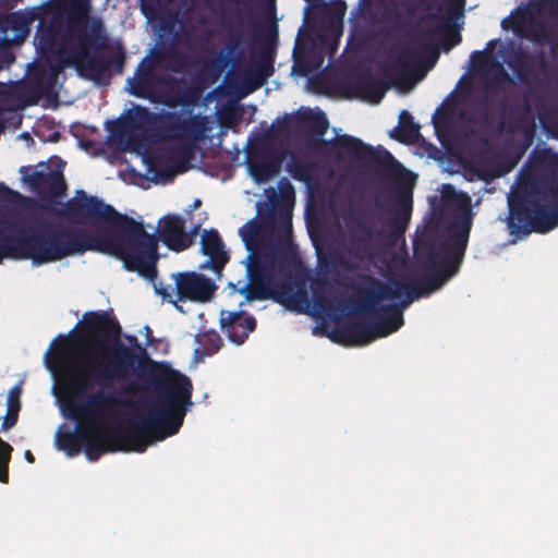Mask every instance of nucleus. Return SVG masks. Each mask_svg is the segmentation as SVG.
<instances>
[{
    "instance_id": "obj_1",
    "label": "nucleus",
    "mask_w": 558,
    "mask_h": 558,
    "mask_svg": "<svg viewBox=\"0 0 558 558\" xmlns=\"http://www.w3.org/2000/svg\"><path fill=\"white\" fill-rule=\"evenodd\" d=\"M471 227L470 213H463L448 226L445 234L427 231L421 239L415 240V259L421 268L427 271L423 284L397 279L381 281L372 275L361 276L353 312L378 317L375 320L355 322L343 326L339 330L342 340L353 345H366L399 330L404 324L403 308L422 295L438 290L459 271Z\"/></svg>"
},
{
    "instance_id": "obj_2",
    "label": "nucleus",
    "mask_w": 558,
    "mask_h": 558,
    "mask_svg": "<svg viewBox=\"0 0 558 558\" xmlns=\"http://www.w3.org/2000/svg\"><path fill=\"white\" fill-rule=\"evenodd\" d=\"M62 205V208H51L56 216L73 223L105 226L102 232L92 234L109 238L117 250L102 253L117 257L126 270L135 271L151 282L157 278L158 241L171 251L182 252L193 244L198 232V227H195L187 233L181 216L167 215L159 222L157 238L146 232L142 222L120 214L97 196H88L83 190Z\"/></svg>"
},
{
    "instance_id": "obj_3",
    "label": "nucleus",
    "mask_w": 558,
    "mask_h": 558,
    "mask_svg": "<svg viewBox=\"0 0 558 558\" xmlns=\"http://www.w3.org/2000/svg\"><path fill=\"white\" fill-rule=\"evenodd\" d=\"M192 393L193 385L186 375L160 365L154 398H143L133 404L128 428L118 426L97 435L88 429V439L82 445L86 458L94 462L107 452H143L154 441L175 435L193 404Z\"/></svg>"
},
{
    "instance_id": "obj_4",
    "label": "nucleus",
    "mask_w": 558,
    "mask_h": 558,
    "mask_svg": "<svg viewBox=\"0 0 558 558\" xmlns=\"http://www.w3.org/2000/svg\"><path fill=\"white\" fill-rule=\"evenodd\" d=\"M81 330L77 326L69 333L70 347L76 344L86 350L76 354L70 369L69 384L78 393L90 384L110 385L141 375L156 363L135 336H126L130 347L121 342L119 322L104 312H87Z\"/></svg>"
},
{
    "instance_id": "obj_5",
    "label": "nucleus",
    "mask_w": 558,
    "mask_h": 558,
    "mask_svg": "<svg viewBox=\"0 0 558 558\" xmlns=\"http://www.w3.org/2000/svg\"><path fill=\"white\" fill-rule=\"evenodd\" d=\"M117 247L105 235H93L80 227L45 223L28 231L0 221V263L3 258L31 259L34 265L61 260L87 251L112 252Z\"/></svg>"
},
{
    "instance_id": "obj_6",
    "label": "nucleus",
    "mask_w": 558,
    "mask_h": 558,
    "mask_svg": "<svg viewBox=\"0 0 558 558\" xmlns=\"http://www.w3.org/2000/svg\"><path fill=\"white\" fill-rule=\"evenodd\" d=\"M45 365L57 379L60 389L66 396V416L77 424L98 427L107 415L120 404L118 393L112 390L114 384H90L84 392H76L69 384L71 367L76 355H71L70 338L59 335L44 356Z\"/></svg>"
},
{
    "instance_id": "obj_7",
    "label": "nucleus",
    "mask_w": 558,
    "mask_h": 558,
    "mask_svg": "<svg viewBox=\"0 0 558 558\" xmlns=\"http://www.w3.org/2000/svg\"><path fill=\"white\" fill-rule=\"evenodd\" d=\"M137 113L145 118L150 117V136L154 141L182 140L184 142V145L172 153H160L148 158L147 170L155 181L168 180L175 175L179 172V166L174 163L172 154L183 159L191 158L195 145L204 141L206 132L210 130L209 119L203 114L185 116L177 111L150 114L144 107H138Z\"/></svg>"
},
{
    "instance_id": "obj_8",
    "label": "nucleus",
    "mask_w": 558,
    "mask_h": 558,
    "mask_svg": "<svg viewBox=\"0 0 558 558\" xmlns=\"http://www.w3.org/2000/svg\"><path fill=\"white\" fill-rule=\"evenodd\" d=\"M59 11L66 12L65 29L62 34V48L75 41L68 57L52 69L53 74L49 77L47 86H40L45 93L52 84L57 73L64 64H72L87 58V56L105 49L108 45V37L101 20L95 19L87 22L90 10V0H54Z\"/></svg>"
},
{
    "instance_id": "obj_9",
    "label": "nucleus",
    "mask_w": 558,
    "mask_h": 558,
    "mask_svg": "<svg viewBox=\"0 0 558 558\" xmlns=\"http://www.w3.org/2000/svg\"><path fill=\"white\" fill-rule=\"evenodd\" d=\"M558 226V175L546 179L531 193H518L509 202L511 233H546Z\"/></svg>"
},
{
    "instance_id": "obj_10",
    "label": "nucleus",
    "mask_w": 558,
    "mask_h": 558,
    "mask_svg": "<svg viewBox=\"0 0 558 558\" xmlns=\"http://www.w3.org/2000/svg\"><path fill=\"white\" fill-rule=\"evenodd\" d=\"M299 123L308 129L317 138L313 142L314 148H324L325 153L337 159L349 158L354 161L381 165L385 160L395 161L393 156L384 150L383 156L371 145L352 135H338L331 140L323 136L329 128L326 114L322 111H305L299 116Z\"/></svg>"
},
{
    "instance_id": "obj_11",
    "label": "nucleus",
    "mask_w": 558,
    "mask_h": 558,
    "mask_svg": "<svg viewBox=\"0 0 558 558\" xmlns=\"http://www.w3.org/2000/svg\"><path fill=\"white\" fill-rule=\"evenodd\" d=\"M288 241L281 233H274V239L267 247V252H250L247 258V277L250 282L240 290L247 300H266L269 286L275 279L274 260L281 250L288 246Z\"/></svg>"
},
{
    "instance_id": "obj_12",
    "label": "nucleus",
    "mask_w": 558,
    "mask_h": 558,
    "mask_svg": "<svg viewBox=\"0 0 558 558\" xmlns=\"http://www.w3.org/2000/svg\"><path fill=\"white\" fill-rule=\"evenodd\" d=\"M392 204L386 213L390 216L385 226L393 236L402 235L411 220L413 209V179L410 171L392 178Z\"/></svg>"
},
{
    "instance_id": "obj_13",
    "label": "nucleus",
    "mask_w": 558,
    "mask_h": 558,
    "mask_svg": "<svg viewBox=\"0 0 558 558\" xmlns=\"http://www.w3.org/2000/svg\"><path fill=\"white\" fill-rule=\"evenodd\" d=\"M174 289L171 286H163L161 282L155 284L156 293L162 299L172 301L173 294L177 300H190L194 302H208L213 299L217 289L215 282L204 275L195 271L172 274Z\"/></svg>"
},
{
    "instance_id": "obj_14",
    "label": "nucleus",
    "mask_w": 558,
    "mask_h": 558,
    "mask_svg": "<svg viewBox=\"0 0 558 558\" xmlns=\"http://www.w3.org/2000/svg\"><path fill=\"white\" fill-rule=\"evenodd\" d=\"M384 234L383 229L376 228L374 213L364 211L350 226L347 253L357 262L367 260Z\"/></svg>"
},
{
    "instance_id": "obj_15",
    "label": "nucleus",
    "mask_w": 558,
    "mask_h": 558,
    "mask_svg": "<svg viewBox=\"0 0 558 558\" xmlns=\"http://www.w3.org/2000/svg\"><path fill=\"white\" fill-rule=\"evenodd\" d=\"M20 172L23 180L43 201L59 203L58 198L66 194L68 186L62 169L52 170L48 163L39 162L35 170L31 167H22Z\"/></svg>"
},
{
    "instance_id": "obj_16",
    "label": "nucleus",
    "mask_w": 558,
    "mask_h": 558,
    "mask_svg": "<svg viewBox=\"0 0 558 558\" xmlns=\"http://www.w3.org/2000/svg\"><path fill=\"white\" fill-rule=\"evenodd\" d=\"M281 199H272L267 207L266 213L260 214L262 222L266 227H271L274 233H281L288 241L292 240V214L286 203L294 197V187L287 180L279 181Z\"/></svg>"
},
{
    "instance_id": "obj_17",
    "label": "nucleus",
    "mask_w": 558,
    "mask_h": 558,
    "mask_svg": "<svg viewBox=\"0 0 558 558\" xmlns=\"http://www.w3.org/2000/svg\"><path fill=\"white\" fill-rule=\"evenodd\" d=\"M286 151L269 145H260L250 153L247 167L257 183H265L276 177L282 167Z\"/></svg>"
},
{
    "instance_id": "obj_18",
    "label": "nucleus",
    "mask_w": 558,
    "mask_h": 558,
    "mask_svg": "<svg viewBox=\"0 0 558 558\" xmlns=\"http://www.w3.org/2000/svg\"><path fill=\"white\" fill-rule=\"evenodd\" d=\"M267 299H272L289 310L302 312V306L310 304L305 279L275 278L269 286Z\"/></svg>"
},
{
    "instance_id": "obj_19",
    "label": "nucleus",
    "mask_w": 558,
    "mask_h": 558,
    "mask_svg": "<svg viewBox=\"0 0 558 558\" xmlns=\"http://www.w3.org/2000/svg\"><path fill=\"white\" fill-rule=\"evenodd\" d=\"M219 322L221 330L236 345L243 344L256 328V319L243 311H221Z\"/></svg>"
},
{
    "instance_id": "obj_20",
    "label": "nucleus",
    "mask_w": 558,
    "mask_h": 558,
    "mask_svg": "<svg viewBox=\"0 0 558 558\" xmlns=\"http://www.w3.org/2000/svg\"><path fill=\"white\" fill-rule=\"evenodd\" d=\"M201 251L208 258L199 266V269H211L220 276L230 257L217 230L204 231L201 239Z\"/></svg>"
},
{
    "instance_id": "obj_21",
    "label": "nucleus",
    "mask_w": 558,
    "mask_h": 558,
    "mask_svg": "<svg viewBox=\"0 0 558 558\" xmlns=\"http://www.w3.org/2000/svg\"><path fill=\"white\" fill-rule=\"evenodd\" d=\"M349 87L354 96L377 105L384 98L389 84L376 78L369 71L365 70L352 78Z\"/></svg>"
},
{
    "instance_id": "obj_22",
    "label": "nucleus",
    "mask_w": 558,
    "mask_h": 558,
    "mask_svg": "<svg viewBox=\"0 0 558 558\" xmlns=\"http://www.w3.org/2000/svg\"><path fill=\"white\" fill-rule=\"evenodd\" d=\"M129 93L137 98L150 99L156 88L157 80L154 65L144 58L137 65L134 76L128 78Z\"/></svg>"
},
{
    "instance_id": "obj_23",
    "label": "nucleus",
    "mask_w": 558,
    "mask_h": 558,
    "mask_svg": "<svg viewBox=\"0 0 558 558\" xmlns=\"http://www.w3.org/2000/svg\"><path fill=\"white\" fill-rule=\"evenodd\" d=\"M457 118H463V113L458 114L454 105L442 104L436 109L432 117V122L439 141L452 135Z\"/></svg>"
},
{
    "instance_id": "obj_24",
    "label": "nucleus",
    "mask_w": 558,
    "mask_h": 558,
    "mask_svg": "<svg viewBox=\"0 0 558 558\" xmlns=\"http://www.w3.org/2000/svg\"><path fill=\"white\" fill-rule=\"evenodd\" d=\"M78 428L74 432H61L59 430L56 436L57 447L64 451L68 457H75L82 450L83 441L88 439V428L82 427L78 424Z\"/></svg>"
},
{
    "instance_id": "obj_25",
    "label": "nucleus",
    "mask_w": 558,
    "mask_h": 558,
    "mask_svg": "<svg viewBox=\"0 0 558 558\" xmlns=\"http://www.w3.org/2000/svg\"><path fill=\"white\" fill-rule=\"evenodd\" d=\"M245 44H247V40L244 32L229 23L227 27L226 64H236L244 58Z\"/></svg>"
},
{
    "instance_id": "obj_26",
    "label": "nucleus",
    "mask_w": 558,
    "mask_h": 558,
    "mask_svg": "<svg viewBox=\"0 0 558 558\" xmlns=\"http://www.w3.org/2000/svg\"><path fill=\"white\" fill-rule=\"evenodd\" d=\"M58 39L59 37L57 35L45 27V20L40 19L35 35V44L40 54L46 58L57 54L61 57L66 48H62V44L58 47Z\"/></svg>"
},
{
    "instance_id": "obj_27",
    "label": "nucleus",
    "mask_w": 558,
    "mask_h": 558,
    "mask_svg": "<svg viewBox=\"0 0 558 558\" xmlns=\"http://www.w3.org/2000/svg\"><path fill=\"white\" fill-rule=\"evenodd\" d=\"M390 136L402 144H414L420 136V125L414 123L413 117L407 110H402L399 114V125Z\"/></svg>"
},
{
    "instance_id": "obj_28",
    "label": "nucleus",
    "mask_w": 558,
    "mask_h": 558,
    "mask_svg": "<svg viewBox=\"0 0 558 558\" xmlns=\"http://www.w3.org/2000/svg\"><path fill=\"white\" fill-rule=\"evenodd\" d=\"M274 73V56L270 49H263L258 59L252 64L251 81L255 87L263 86Z\"/></svg>"
},
{
    "instance_id": "obj_29",
    "label": "nucleus",
    "mask_w": 558,
    "mask_h": 558,
    "mask_svg": "<svg viewBox=\"0 0 558 558\" xmlns=\"http://www.w3.org/2000/svg\"><path fill=\"white\" fill-rule=\"evenodd\" d=\"M195 341L198 348L195 349L194 356L198 360L217 353L223 345L222 338L216 330L198 333L195 337Z\"/></svg>"
},
{
    "instance_id": "obj_30",
    "label": "nucleus",
    "mask_w": 558,
    "mask_h": 558,
    "mask_svg": "<svg viewBox=\"0 0 558 558\" xmlns=\"http://www.w3.org/2000/svg\"><path fill=\"white\" fill-rule=\"evenodd\" d=\"M506 62L513 70L519 81L525 83L533 76V69L529 63V52L522 47L512 50Z\"/></svg>"
},
{
    "instance_id": "obj_31",
    "label": "nucleus",
    "mask_w": 558,
    "mask_h": 558,
    "mask_svg": "<svg viewBox=\"0 0 558 558\" xmlns=\"http://www.w3.org/2000/svg\"><path fill=\"white\" fill-rule=\"evenodd\" d=\"M39 17L36 11L28 14L14 12L8 16L7 25L16 33L17 40L23 41L29 35L32 23Z\"/></svg>"
},
{
    "instance_id": "obj_32",
    "label": "nucleus",
    "mask_w": 558,
    "mask_h": 558,
    "mask_svg": "<svg viewBox=\"0 0 558 558\" xmlns=\"http://www.w3.org/2000/svg\"><path fill=\"white\" fill-rule=\"evenodd\" d=\"M77 69H84L89 72L92 78L97 82L109 81L112 76L104 58L96 59L94 53L86 59L73 63Z\"/></svg>"
},
{
    "instance_id": "obj_33",
    "label": "nucleus",
    "mask_w": 558,
    "mask_h": 558,
    "mask_svg": "<svg viewBox=\"0 0 558 558\" xmlns=\"http://www.w3.org/2000/svg\"><path fill=\"white\" fill-rule=\"evenodd\" d=\"M314 305L319 311H325L330 307L329 290L330 284L327 279H315L311 283Z\"/></svg>"
},
{
    "instance_id": "obj_34",
    "label": "nucleus",
    "mask_w": 558,
    "mask_h": 558,
    "mask_svg": "<svg viewBox=\"0 0 558 558\" xmlns=\"http://www.w3.org/2000/svg\"><path fill=\"white\" fill-rule=\"evenodd\" d=\"M259 231H260V227L254 220L245 223L243 227L240 228L239 233H240L247 251H250V252L259 251L258 250Z\"/></svg>"
},
{
    "instance_id": "obj_35",
    "label": "nucleus",
    "mask_w": 558,
    "mask_h": 558,
    "mask_svg": "<svg viewBox=\"0 0 558 558\" xmlns=\"http://www.w3.org/2000/svg\"><path fill=\"white\" fill-rule=\"evenodd\" d=\"M102 58L112 75L123 73L126 56L122 46H118L113 52Z\"/></svg>"
},
{
    "instance_id": "obj_36",
    "label": "nucleus",
    "mask_w": 558,
    "mask_h": 558,
    "mask_svg": "<svg viewBox=\"0 0 558 558\" xmlns=\"http://www.w3.org/2000/svg\"><path fill=\"white\" fill-rule=\"evenodd\" d=\"M172 0H140L141 11L148 19L153 20L159 14L162 15L165 9Z\"/></svg>"
},
{
    "instance_id": "obj_37",
    "label": "nucleus",
    "mask_w": 558,
    "mask_h": 558,
    "mask_svg": "<svg viewBox=\"0 0 558 558\" xmlns=\"http://www.w3.org/2000/svg\"><path fill=\"white\" fill-rule=\"evenodd\" d=\"M13 447L0 437V482L7 484L9 482V464Z\"/></svg>"
},
{
    "instance_id": "obj_38",
    "label": "nucleus",
    "mask_w": 558,
    "mask_h": 558,
    "mask_svg": "<svg viewBox=\"0 0 558 558\" xmlns=\"http://www.w3.org/2000/svg\"><path fill=\"white\" fill-rule=\"evenodd\" d=\"M522 112L518 106L510 108L509 112L504 111L502 119L497 125L498 131H502L505 128L514 129L522 122Z\"/></svg>"
},
{
    "instance_id": "obj_39",
    "label": "nucleus",
    "mask_w": 558,
    "mask_h": 558,
    "mask_svg": "<svg viewBox=\"0 0 558 558\" xmlns=\"http://www.w3.org/2000/svg\"><path fill=\"white\" fill-rule=\"evenodd\" d=\"M287 169L292 178L298 181H306L311 175V165L294 158L288 163Z\"/></svg>"
},
{
    "instance_id": "obj_40",
    "label": "nucleus",
    "mask_w": 558,
    "mask_h": 558,
    "mask_svg": "<svg viewBox=\"0 0 558 558\" xmlns=\"http://www.w3.org/2000/svg\"><path fill=\"white\" fill-rule=\"evenodd\" d=\"M54 13L49 19L48 22L45 21V27L51 31L58 37L62 36L65 29V20H63V14L66 15V12L59 11L53 4Z\"/></svg>"
},
{
    "instance_id": "obj_41",
    "label": "nucleus",
    "mask_w": 558,
    "mask_h": 558,
    "mask_svg": "<svg viewBox=\"0 0 558 558\" xmlns=\"http://www.w3.org/2000/svg\"><path fill=\"white\" fill-rule=\"evenodd\" d=\"M529 63L533 69V76H531V78H535L538 71H545L547 69V60L543 51L537 53L529 52Z\"/></svg>"
},
{
    "instance_id": "obj_42",
    "label": "nucleus",
    "mask_w": 558,
    "mask_h": 558,
    "mask_svg": "<svg viewBox=\"0 0 558 558\" xmlns=\"http://www.w3.org/2000/svg\"><path fill=\"white\" fill-rule=\"evenodd\" d=\"M21 395H22V385L16 384L8 392L7 408L21 410Z\"/></svg>"
},
{
    "instance_id": "obj_43",
    "label": "nucleus",
    "mask_w": 558,
    "mask_h": 558,
    "mask_svg": "<svg viewBox=\"0 0 558 558\" xmlns=\"http://www.w3.org/2000/svg\"><path fill=\"white\" fill-rule=\"evenodd\" d=\"M20 411L21 410H17V409H8L7 408V413L3 416L1 430H8L16 425Z\"/></svg>"
},
{
    "instance_id": "obj_44",
    "label": "nucleus",
    "mask_w": 558,
    "mask_h": 558,
    "mask_svg": "<svg viewBox=\"0 0 558 558\" xmlns=\"http://www.w3.org/2000/svg\"><path fill=\"white\" fill-rule=\"evenodd\" d=\"M465 0H449L447 13L451 20L456 17V15L462 14L464 8Z\"/></svg>"
},
{
    "instance_id": "obj_45",
    "label": "nucleus",
    "mask_w": 558,
    "mask_h": 558,
    "mask_svg": "<svg viewBox=\"0 0 558 558\" xmlns=\"http://www.w3.org/2000/svg\"><path fill=\"white\" fill-rule=\"evenodd\" d=\"M416 57V53L413 49H404L401 53H399L397 60L398 63L402 66H407L411 60Z\"/></svg>"
},
{
    "instance_id": "obj_46",
    "label": "nucleus",
    "mask_w": 558,
    "mask_h": 558,
    "mask_svg": "<svg viewBox=\"0 0 558 558\" xmlns=\"http://www.w3.org/2000/svg\"><path fill=\"white\" fill-rule=\"evenodd\" d=\"M494 82L496 84L497 89H500L502 86L500 85L501 82H511V78L509 74L501 70L494 78Z\"/></svg>"
},
{
    "instance_id": "obj_47",
    "label": "nucleus",
    "mask_w": 558,
    "mask_h": 558,
    "mask_svg": "<svg viewBox=\"0 0 558 558\" xmlns=\"http://www.w3.org/2000/svg\"><path fill=\"white\" fill-rule=\"evenodd\" d=\"M228 2L232 3L235 5V21H236V25L238 26H243V17H242V13H241V10H240V4L242 3L241 0H228Z\"/></svg>"
},
{
    "instance_id": "obj_48",
    "label": "nucleus",
    "mask_w": 558,
    "mask_h": 558,
    "mask_svg": "<svg viewBox=\"0 0 558 558\" xmlns=\"http://www.w3.org/2000/svg\"><path fill=\"white\" fill-rule=\"evenodd\" d=\"M544 4L546 10L550 13L555 12L558 9V0H545Z\"/></svg>"
},
{
    "instance_id": "obj_49",
    "label": "nucleus",
    "mask_w": 558,
    "mask_h": 558,
    "mask_svg": "<svg viewBox=\"0 0 558 558\" xmlns=\"http://www.w3.org/2000/svg\"><path fill=\"white\" fill-rule=\"evenodd\" d=\"M451 43L448 45L447 49L452 48L461 41V35L458 32H452L450 36Z\"/></svg>"
},
{
    "instance_id": "obj_50",
    "label": "nucleus",
    "mask_w": 558,
    "mask_h": 558,
    "mask_svg": "<svg viewBox=\"0 0 558 558\" xmlns=\"http://www.w3.org/2000/svg\"><path fill=\"white\" fill-rule=\"evenodd\" d=\"M9 193H11L10 189L4 183L0 182V201L5 199Z\"/></svg>"
},
{
    "instance_id": "obj_51",
    "label": "nucleus",
    "mask_w": 558,
    "mask_h": 558,
    "mask_svg": "<svg viewBox=\"0 0 558 558\" xmlns=\"http://www.w3.org/2000/svg\"><path fill=\"white\" fill-rule=\"evenodd\" d=\"M110 132L113 136L121 134L122 133V123L119 121L114 122Z\"/></svg>"
},
{
    "instance_id": "obj_52",
    "label": "nucleus",
    "mask_w": 558,
    "mask_h": 558,
    "mask_svg": "<svg viewBox=\"0 0 558 558\" xmlns=\"http://www.w3.org/2000/svg\"><path fill=\"white\" fill-rule=\"evenodd\" d=\"M482 122L487 126V128H490L492 126V117L488 114V112H484L483 117H482Z\"/></svg>"
},
{
    "instance_id": "obj_53",
    "label": "nucleus",
    "mask_w": 558,
    "mask_h": 558,
    "mask_svg": "<svg viewBox=\"0 0 558 558\" xmlns=\"http://www.w3.org/2000/svg\"><path fill=\"white\" fill-rule=\"evenodd\" d=\"M24 458H25V460H26L28 463H34V462H35V457H34V454L32 453V451H31V450H26V451L24 452Z\"/></svg>"
},
{
    "instance_id": "obj_54",
    "label": "nucleus",
    "mask_w": 558,
    "mask_h": 558,
    "mask_svg": "<svg viewBox=\"0 0 558 558\" xmlns=\"http://www.w3.org/2000/svg\"><path fill=\"white\" fill-rule=\"evenodd\" d=\"M375 207L377 209H384L385 208V202L381 198H376L375 201Z\"/></svg>"
},
{
    "instance_id": "obj_55",
    "label": "nucleus",
    "mask_w": 558,
    "mask_h": 558,
    "mask_svg": "<svg viewBox=\"0 0 558 558\" xmlns=\"http://www.w3.org/2000/svg\"><path fill=\"white\" fill-rule=\"evenodd\" d=\"M338 5L340 7V14H341V15H343V14H344V12H345V2H344V1H342V0H340V1L338 2Z\"/></svg>"
},
{
    "instance_id": "obj_56",
    "label": "nucleus",
    "mask_w": 558,
    "mask_h": 558,
    "mask_svg": "<svg viewBox=\"0 0 558 558\" xmlns=\"http://www.w3.org/2000/svg\"><path fill=\"white\" fill-rule=\"evenodd\" d=\"M201 205V199H195L194 208H197Z\"/></svg>"
},
{
    "instance_id": "obj_57",
    "label": "nucleus",
    "mask_w": 558,
    "mask_h": 558,
    "mask_svg": "<svg viewBox=\"0 0 558 558\" xmlns=\"http://www.w3.org/2000/svg\"><path fill=\"white\" fill-rule=\"evenodd\" d=\"M399 168H401V171H400V172H398V173H395L393 175H396V174H400V173H402L403 171H407L404 168H402V165H399ZM393 175L391 177V179L393 178Z\"/></svg>"
},
{
    "instance_id": "obj_58",
    "label": "nucleus",
    "mask_w": 558,
    "mask_h": 558,
    "mask_svg": "<svg viewBox=\"0 0 558 558\" xmlns=\"http://www.w3.org/2000/svg\"><path fill=\"white\" fill-rule=\"evenodd\" d=\"M145 329H146L145 333H151V330H150V328L148 326H146Z\"/></svg>"
},
{
    "instance_id": "obj_59",
    "label": "nucleus",
    "mask_w": 558,
    "mask_h": 558,
    "mask_svg": "<svg viewBox=\"0 0 558 558\" xmlns=\"http://www.w3.org/2000/svg\"><path fill=\"white\" fill-rule=\"evenodd\" d=\"M145 329H146L145 333H151V330H150V328L148 326H146Z\"/></svg>"
},
{
    "instance_id": "obj_60",
    "label": "nucleus",
    "mask_w": 558,
    "mask_h": 558,
    "mask_svg": "<svg viewBox=\"0 0 558 558\" xmlns=\"http://www.w3.org/2000/svg\"><path fill=\"white\" fill-rule=\"evenodd\" d=\"M167 26H168L167 21H163V23H162V28H166Z\"/></svg>"
},
{
    "instance_id": "obj_61",
    "label": "nucleus",
    "mask_w": 558,
    "mask_h": 558,
    "mask_svg": "<svg viewBox=\"0 0 558 558\" xmlns=\"http://www.w3.org/2000/svg\"><path fill=\"white\" fill-rule=\"evenodd\" d=\"M474 54H482V52L473 51V56H474Z\"/></svg>"
},
{
    "instance_id": "obj_62",
    "label": "nucleus",
    "mask_w": 558,
    "mask_h": 558,
    "mask_svg": "<svg viewBox=\"0 0 558 558\" xmlns=\"http://www.w3.org/2000/svg\"><path fill=\"white\" fill-rule=\"evenodd\" d=\"M172 25H173V21L171 20L169 23V26L172 27Z\"/></svg>"
},
{
    "instance_id": "obj_63",
    "label": "nucleus",
    "mask_w": 558,
    "mask_h": 558,
    "mask_svg": "<svg viewBox=\"0 0 558 558\" xmlns=\"http://www.w3.org/2000/svg\"><path fill=\"white\" fill-rule=\"evenodd\" d=\"M271 191H272V197H274V198H276V193H275V191H274V190H271Z\"/></svg>"
}]
</instances>
